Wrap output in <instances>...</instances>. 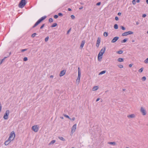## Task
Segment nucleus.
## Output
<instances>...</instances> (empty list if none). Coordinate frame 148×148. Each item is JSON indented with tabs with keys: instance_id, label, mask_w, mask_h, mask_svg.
<instances>
[{
	"instance_id": "nucleus-31",
	"label": "nucleus",
	"mask_w": 148,
	"mask_h": 148,
	"mask_svg": "<svg viewBox=\"0 0 148 148\" xmlns=\"http://www.w3.org/2000/svg\"><path fill=\"white\" fill-rule=\"evenodd\" d=\"M64 116L68 118L70 120H71V119L70 118L69 116L68 115H67L66 114H64Z\"/></svg>"
},
{
	"instance_id": "nucleus-36",
	"label": "nucleus",
	"mask_w": 148,
	"mask_h": 148,
	"mask_svg": "<svg viewBox=\"0 0 148 148\" xmlns=\"http://www.w3.org/2000/svg\"><path fill=\"white\" fill-rule=\"evenodd\" d=\"M28 60L27 58V57H25L23 58V60L24 61H26Z\"/></svg>"
},
{
	"instance_id": "nucleus-63",
	"label": "nucleus",
	"mask_w": 148,
	"mask_h": 148,
	"mask_svg": "<svg viewBox=\"0 0 148 148\" xmlns=\"http://www.w3.org/2000/svg\"><path fill=\"white\" fill-rule=\"evenodd\" d=\"M125 89H123V91H125Z\"/></svg>"
},
{
	"instance_id": "nucleus-30",
	"label": "nucleus",
	"mask_w": 148,
	"mask_h": 148,
	"mask_svg": "<svg viewBox=\"0 0 148 148\" xmlns=\"http://www.w3.org/2000/svg\"><path fill=\"white\" fill-rule=\"evenodd\" d=\"M36 35L37 34L36 33H34L32 35L31 37L33 38H34Z\"/></svg>"
},
{
	"instance_id": "nucleus-1",
	"label": "nucleus",
	"mask_w": 148,
	"mask_h": 148,
	"mask_svg": "<svg viewBox=\"0 0 148 148\" xmlns=\"http://www.w3.org/2000/svg\"><path fill=\"white\" fill-rule=\"evenodd\" d=\"M46 18L47 16H44L41 17L35 23L34 25L32 26V28H35L41 22L44 20Z\"/></svg>"
},
{
	"instance_id": "nucleus-6",
	"label": "nucleus",
	"mask_w": 148,
	"mask_h": 148,
	"mask_svg": "<svg viewBox=\"0 0 148 148\" xmlns=\"http://www.w3.org/2000/svg\"><path fill=\"white\" fill-rule=\"evenodd\" d=\"M133 33V32L129 31L127 32H125L122 34V36H125L128 35L132 34Z\"/></svg>"
},
{
	"instance_id": "nucleus-45",
	"label": "nucleus",
	"mask_w": 148,
	"mask_h": 148,
	"mask_svg": "<svg viewBox=\"0 0 148 148\" xmlns=\"http://www.w3.org/2000/svg\"><path fill=\"white\" fill-rule=\"evenodd\" d=\"M71 18L72 19H74L75 18V16L73 15H72L71 16Z\"/></svg>"
},
{
	"instance_id": "nucleus-37",
	"label": "nucleus",
	"mask_w": 148,
	"mask_h": 148,
	"mask_svg": "<svg viewBox=\"0 0 148 148\" xmlns=\"http://www.w3.org/2000/svg\"><path fill=\"white\" fill-rule=\"evenodd\" d=\"M142 79L143 81H145L146 80V77L145 76L143 77L142 78Z\"/></svg>"
},
{
	"instance_id": "nucleus-56",
	"label": "nucleus",
	"mask_w": 148,
	"mask_h": 148,
	"mask_svg": "<svg viewBox=\"0 0 148 148\" xmlns=\"http://www.w3.org/2000/svg\"><path fill=\"white\" fill-rule=\"evenodd\" d=\"M99 100H100V98H98L96 100V101L97 102V101H98Z\"/></svg>"
},
{
	"instance_id": "nucleus-48",
	"label": "nucleus",
	"mask_w": 148,
	"mask_h": 148,
	"mask_svg": "<svg viewBox=\"0 0 148 148\" xmlns=\"http://www.w3.org/2000/svg\"><path fill=\"white\" fill-rule=\"evenodd\" d=\"M2 106L1 103L0 102V112H1V110Z\"/></svg>"
},
{
	"instance_id": "nucleus-5",
	"label": "nucleus",
	"mask_w": 148,
	"mask_h": 148,
	"mask_svg": "<svg viewBox=\"0 0 148 148\" xmlns=\"http://www.w3.org/2000/svg\"><path fill=\"white\" fill-rule=\"evenodd\" d=\"M9 110H7L6 111L5 113L4 116L3 118L5 120H7L8 119V116L9 114Z\"/></svg>"
},
{
	"instance_id": "nucleus-41",
	"label": "nucleus",
	"mask_w": 148,
	"mask_h": 148,
	"mask_svg": "<svg viewBox=\"0 0 148 148\" xmlns=\"http://www.w3.org/2000/svg\"><path fill=\"white\" fill-rule=\"evenodd\" d=\"M121 29L123 30H125V28L123 26H121Z\"/></svg>"
},
{
	"instance_id": "nucleus-55",
	"label": "nucleus",
	"mask_w": 148,
	"mask_h": 148,
	"mask_svg": "<svg viewBox=\"0 0 148 148\" xmlns=\"http://www.w3.org/2000/svg\"><path fill=\"white\" fill-rule=\"evenodd\" d=\"M132 66V64H130L129 65V66L130 67H131Z\"/></svg>"
},
{
	"instance_id": "nucleus-47",
	"label": "nucleus",
	"mask_w": 148,
	"mask_h": 148,
	"mask_svg": "<svg viewBox=\"0 0 148 148\" xmlns=\"http://www.w3.org/2000/svg\"><path fill=\"white\" fill-rule=\"evenodd\" d=\"M101 3L100 2H99L96 4L97 5H100Z\"/></svg>"
},
{
	"instance_id": "nucleus-51",
	"label": "nucleus",
	"mask_w": 148,
	"mask_h": 148,
	"mask_svg": "<svg viewBox=\"0 0 148 148\" xmlns=\"http://www.w3.org/2000/svg\"><path fill=\"white\" fill-rule=\"evenodd\" d=\"M71 29H69L68 31L67 32V34H68L69 33V32L70 31H71Z\"/></svg>"
},
{
	"instance_id": "nucleus-46",
	"label": "nucleus",
	"mask_w": 148,
	"mask_h": 148,
	"mask_svg": "<svg viewBox=\"0 0 148 148\" xmlns=\"http://www.w3.org/2000/svg\"><path fill=\"white\" fill-rule=\"evenodd\" d=\"M146 16H147V15L146 14H143L142 15V17L143 18H145Z\"/></svg>"
},
{
	"instance_id": "nucleus-44",
	"label": "nucleus",
	"mask_w": 148,
	"mask_h": 148,
	"mask_svg": "<svg viewBox=\"0 0 148 148\" xmlns=\"http://www.w3.org/2000/svg\"><path fill=\"white\" fill-rule=\"evenodd\" d=\"M58 15H55L54 16V17L55 18H57L58 17Z\"/></svg>"
},
{
	"instance_id": "nucleus-29",
	"label": "nucleus",
	"mask_w": 148,
	"mask_h": 148,
	"mask_svg": "<svg viewBox=\"0 0 148 148\" xmlns=\"http://www.w3.org/2000/svg\"><path fill=\"white\" fill-rule=\"evenodd\" d=\"M56 142L55 140H52L49 143L50 145L53 144Z\"/></svg>"
},
{
	"instance_id": "nucleus-28",
	"label": "nucleus",
	"mask_w": 148,
	"mask_h": 148,
	"mask_svg": "<svg viewBox=\"0 0 148 148\" xmlns=\"http://www.w3.org/2000/svg\"><path fill=\"white\" fill-rule=\"evenodd\" d=\"M108 35V33L107 32H105L103 33V35L104 36L107 37Z\"/></svg>"
},
{
	"instance_id": "nucleus-52",
	"label": "nucleus",
	"mask_w": 148,
	"mask_h": 148,
	"mask_svg": "<svg viewBox=\"0 0 148 148\" xmlns=\"http://www.w3.org/2000/svg\"><path fill=\"white\" fill-rule=\"evenodd\" d=\"M75 117H73L72 119H71V120H72L73 121H74L75 120Z\"/></svg>"
},
{
	"instance_id": "nucleus-15",
	"label": "nucleus",
	"mask_w": 148,
	"mask_h": 148,
	"mask_svg": "<svg viewBox=\"0 0 148 148\" xmlns=\"http://www.w3.org/2000/svg\"><path fill=\"white\" fill-rule=\"evenodd\" d=\"M11 140H9L8 139L4 143V144L5 145H7L10 142Z\"/></svg>"
},
{
	"instance_id": "nucleus-24",
	"label": "nucleus",
	"mask_w": 148,
	"mask_h": 148,
	"mask_svg": "<svg viewBox=\"0 0 148 148\" xmlns=\"http://www.w3.org/2000/svg\"><path fill=\"white\" fill-rule=\"evenodd\" d=\"M100 42H101V38H100L99 37L97 38V40L96 43H98H98L100 44Z\"/></svg>"
},
{
	"instance_id": "nucleus-16",
	"label": "nucleus",
	"mask_w": 148,
	"mask_h": 148,
	"mask_svg": "<svg viewBox=\"0 0 148 148\" xmlns=\"http://www.w3.org/2000/svg\"><path fill=\"white\" fill-rule=\"evenodd\" d=\"M99 87L98 86H94L92 88V90L93 91H95L98 89Z\"/></svg>"
},
{
	"instance_id": "nucleus-32",
	"label": "nucleus",
	"mask_w": 148,
	"mask_h": 148,
	"mask_svg": "<svg viewBox=\"0 0 148 148\" xmlns=\"http://www.w3.org/2000/svg\"><path fill=\"white\" fill-rule=\"evenodd\" d=\"M143 68H141L138 70V72L140 73H141L143 71Z\"/></svg>"
},
{
	"instance_id": "nucleus-59",
	"label": "nucleus",
	"mask_w": 148,
	"mask_h": 148,
	"mask_svg": "<svg viewBox=\"0 0 148 148\" xmlns=\"http://www.w3.org/2000/svg\"><path fill=\"white\" fill-rule=\"evenodd\" d=\"M53 75H51L50 76V77H51V78H53Z\"/></svg>"
},
{
	"instance_id": "nucleus-20",
	"label": "nucleus",
	"mask_w": 148,
	"mask_h": 148,
	"mask_svg": "<svg viewBox=\"0 0 148 148\" xmlns=\"http://www.w3.org/2000/svg\"><path fill=\"white\" fill-rule=\"evenodd\" d=\"M58 138L60 140L63 141H65V139L64 138L62 137V136H59Z\"/></svg>"
},
{
	"instance_id": "nucleus-64",
	"label": "nucleus",
	"mask_w": 148,
	"mask_h": 148,
	"mask_svg": "<svg viewBox=\"0 0 148 148\" xmlns=\"http://www.w3.org/2000/svg\"><path fill=\"white\" fill-rule=\"evenodd\" d=\"M132 42H134V40H132Z\"/></svg>"
},
{
	"instance_id": "nucleus-49",
	"label": "nucleus",
	"mask_w": 148,
	"mask_h": 148,
	"mask_svg": "<svg viewBox=\"0 0 148 148\" xmlns=\"http://www.w3.org/2000/svg\"><path fill=\"white\" fill-rule=\"evenodd\" d=\"M115 19L116 21H118L119 20V18L117 16L115 17Z\"/></svg>"
},
{
	"instance_id": "nucleus-43",
	"label": "nucleus",
	"mask_w": 148,
	"mask_h": 148,
	"mask_svg": "<svg viewBox=\"0 0 148 148\" xmlns=\"http://www.w3.org/2000/svg\"><path fill=\"white\" fill-rule=\"evenodd\" d=\"M45 24H43L40 27V29H42L45 26Z\"/></svg>"
},
{
	"instance_id": "nucleus-9",
	"label": "nucleus",
	"mask_w": 148,
	"mask_h": 148,
	"mask_svg": "<svg viewBox=\"0 0 148 148\" xmlns=\"http://www.w3.org/2000/svg\"><path fill=\"white\" fill-rule=\"evenodd\" d=\"M140 111L141 113H142L143 115H145L146 114V112L144 109L143 107H141L140 108Z\"/></svg>"
},
{
	"instance_id": "nucleus-33",
	"label": "nucleus",
	"mask_w": 148,
	"mask_h": 148,
	"mask_svg": "<svg viewBox=\"0 0 148 148\" xmlns=\"http://www.w3.org/2000/svg\"><path fill=\"white\" fill-rule=\"evenodd\" d=\"M53 21V19L52 18H50L49 20V21L50 23H51Z\"/></svg>"
},
{
	"instance_id": "nucleus-35",
	"label": "nucleus",
	"mask_w": 148,
	"mask_h": 148,
	"mask_svg": "<svg viewBox=\"0 0 148 148\" xmlns=\"http://www.w3.org/2000/svg\"><path fill=\"white\" fill-rule=\"evenodd\" d=\"M49 38V37L48 36H47L45 39V42H47Z\"/></svg>"
},
{
	"instance_id": "nucleus-13",
	"label": "nucleus",
	"mask_w": 148,
	"mask_h": 148,
	"mask_svg": "<svg viewBox=\"0 0 148 148\" xmlns=\"http://www.w3.org/2000/svg\"><path fill=\"white\" fill-rule=\"evenodd\" d=\"M10 54L11 52H10L9 54L7 57H5L3 59H2L1 60H0V65H1L2 63L5 60L6 58L7 57H8L10 56Z\"/></svg>"
},
{
	"instance_id": "nucleus-23",
	"label": "nucleus",
	"mask_w": 148,
	"mask_h": 148,
	"mask_svg": "<svg viewBox=\"0 0 148 148\" xmlns=\"http://www.w3.org/2000/svg\"><path fill=\"white\" fill-rule=\"evenodd\" d=\"M127 38H125V39H123V40H122L121 41V42L122 43H125L127 41Z\"/></svg>"
},
{
	"instance_id": "nucleus-18",
	"label": "nucleus",
	"mask_w": 148,
	"mask_h": 148,
	"mask_svg": "<svg viewBox=\"0 0 148 148\" xmlns=\"http://www.w3.org/2000/svg\"><path fill=\"white\" fill-rule=\"evenodd\" d=\"M135 116V115L134 114H132L130 115H129L127 116L128 117H130L132 118H133Z\"/></svg>"
},
{
	"instance_id": "nucleus-3",
	"label": "nucleus",
	"mask_w": 148,
	"mask_h": 148,
	"mask_svg": "<svg viewBox=\"0 0 148 148\" xmlns=\"http://www.w3.org/2000/svg\"><path fill=\"white\" fill-rule=\"evenodd\" d=\"M15 134L14 131H12L10 133L9 137L8 139L11 141L13 140L15 138Z\"/></svg>"
},
{
	"instance_id": "nucleus-25",
	"label": "nucleus",
	"mask_w": 148,
	"mask_h": 148,
	"mask_svg": "<svg viewBox=\"0 0 148 148\" xmlns=\"http://www.w3.org/2000/svg\"><path fill=\"white\" fill-rule=\"evenodd\" d=\"M123 51L122 50H120L116 52V53L119 54H121L123 53Z\"/></svg>"
},
{
	"instance_id": "nucleus-38",
	"label": "nucleus",
	"mask_w": 148,
	"mask_h": 148,
	"mask_svg": "<svg viewBox=\"0 0 148 148\" xmlns=\"http://www.w3.org/2000/svg\"><path fill=\"white\" fill-rule=\"evenodd\" d=\"M58 15L60 16H63V14L61 13H59L58 14Z\"/></svg>"
},
{
	"instance_id": "nucleus-7",
	"label": "nucleus",
	"mask_w": 148,
	"mask_h": 148,
	"mask_svg": "<svg viewBox=\"0 0 148 148\" xmlns=\"http://www.w3.org/2000/svg\"><path fill=\"white\" fill-rule=\"evenodd\" d=\"M32 130L35 132H37L38 130V127L37 125L33 126L32 127Z\"/></svg>"
},
{
	"instance_id": "nucleus-57",
	"label": "nucleus",
	"mask_w": 148,
	"mask_h": 148,
	"mask_svg": "<svg viewBox=\"0 0 148 148\" xmlns=\"http://www.w3.org/2000/svg\"><path fill=\"white\" fill-rule=\"evenodd\" d=\"M83 8V6H81L80 8H79V9L80 10H81Z\"/></svg>"
},
{
	"instance_id": "nucleus-53",
	"label": "nucleus",
	"mask_w": 148,
	"mask_h": 148,
	"mask_svg": "<svg viewBox=\"0 0 148 148\" xmlns=\"http://www.w3.org/2000/svg\"><path fill=\"white\" fill-rule=\"evenodd\" d=\"M68 10L69 11H72V10L70 8H68Z\"/></svg>"
},
{
	"instance_id": "nucleus-42",
	"label": "nucleus",
	"mask_w": 148,
	"mask_h": 148,
	"mask_svg": "<svg viewBox=\"0 0 148 148\" xmlns=\"http://www.w3.org/2000/svg\"><path fill=\"white\" fill-rule=\"evenodd\" d=\"M27 50V49H23L21 50V52H23Z\"/></svg>"
},
{
	"instance_id": "nucleus-19",
	"label": "nucleus",
	"mask_w": 148,
	"mask_h": 148,
	"mask_svg": "<svg viewBox=\"0 0 148 148\" xmlns=\"http://www.w3.org/2000/svg\"><path fill=\"white\" fill-rule=\"evenodd\" d=\"M117 61L119 62H122L124 61V59L123 58H119L117 59Z\"/></svg>"
},
{
	"instance_id": "nucleus-14",
	"label": "nucleus",
	"mask_w": 148,
	"mask_h": 148,
	"mask_svg": "<svg viewBox=\"0 0 148 148\" xmlns=\"http://www.w3.org/2000/svg\"><path fill=\"white\" fill-rule=\"evenodd\" d=\"M85 43V41L84 40H82V41L81 44L80 45V47L81 49H82L83 48V47L84 46Z\"/></svg>"
},
{
	"instance_id": "nucleus-27",
	"label": "nucleus",
	"mask_w": 148,
	"mask_h": 148,
	"mask_svg": "<svg viewBox=\"0 0 148 148\" xmlns=\"http://www.w3.org/2000/svg\"><path fill=\"white\" fill-rule=\"evenodd\" d=\"M114 28L115 29H117L118 28V26L117 24H115L114 25Z\"/></svg>"
},
{
	"instance_id": "nucleus-54",
	"label": "nucleus",
	"mask_w": 148,
	"mask_h": 148,
	"mask_svg": "<svg viewBox=\"0 0 148 148\" xmlns=\"http://www.w3.org/2000/svg\"><path fill=\"white\" fill-rule=\"evenodd\" d=\"M121 14V12H119L118 13V15L119 16H120Z\"/></svg>"
},
{
	"instance_id": "nucleus-39",
	"label": "nucleus",
	"mask_w": 148,
	"mask_h": 148,
	"mask_svg": "<svg viewBox=\"0 0 148 148\" xmlns=\"http://www.w3.org/2000/svg\"><path fill=\"white\" fill-rule=\"evenodd\" d=\"M145 63H148V58H147L146 60L144 61Z\"/></svg>"
},
{
	"instance_id": "nucleus-50",
	"label": "nucleus",
	"mask_w": 148,
	"mask_h": 148,
	"mask_svg": "<svg viewBox=\"0 0 148 148\" xmlns=\"http://www.w3.org/2000/svg\"><path fill=\"white\" fill-rule=\"evenodd\" d=\"M99 44H98V43H96V46L97 47H99Z\"/></svg>"
},
{
	"instance_id": "nucleus-22",
	"label": "nucleus",
	"mask_w": 148,
	"mask_h": 148,
	"mask_svg": "<svg viewBox=\"0 0 148 148\" xmlns=\"http://www.w3.org/2000/svg\"><path fill=\"white\" fill-rule=\"evenodd\" d=\"M57 25V24L56 23H53L51 26V27H56Z\"/></svg>"
},
{
	"instance_id": "nucleus-2",
	"label": "nucleus",
	"mask_w": 148,
	"mask_h": 148,
	"mask_svg": "<svg viewBox=\"0 0 148 148\" xmlns=\"http://www.w3.org/2000/svg\"><path fill=\"white\" fill-rule=\"evenodd\" d=\"M25 0H21L19 2L18 6L20 8H22L26 5Z\"/></svg>"
},
{
	"instance_id": "nucleus-4",
	"label": "nucleus",
	"mask_w": 148,
	"mask_h": 148,
	"mask_svg": "<svg viewBox=\"0 0 148 148\" xmlns=\"http://www.w3.org/2000/svg\"><path fill=\"white\" fill-rule=\"evenodd\" d=\"M106 49V47L105 46L103 48H102L99 53L98 54L99 55V56H102L103 53H105V50Z\"/></svg>"
},
{
	"instance_id": "nucleus-17",
	"label": "nucleus",
	"mask_w": 148,
	"mask_h": 148,
	"mask_svg": "<svg viewBox=\"0 0 148 148\" xmlns=\"http://www.w3.org/2000/svg\"><path fill=\"white\" fill-rule=\"evenodd\" d=\"M108 144L110 145H116V143L115 142H109L108 143Z\"/></svg>"
},
{
	"instance_id": "nucleus-26",
	"label": "nucleus",
	"mask_w": 148,
	"mask_h": 148,
	"mask_svg": "<svg viewBox=\"0 0 148 148\" xmlns=\"http://www.w3.org/2000/svg\"><path fill=\"white\" fill-rule=\"evenodd\" d=\"M102 56H99V55H98V60L99 61H100L101 60L102 58Z\"/></svg>"
},
{
	"instance_id": "nucleus-61",
	"label": "nucleus",
	"mask_w": 148,
	"mask_h": 148,
	"mask_svg": "<svg viewBox=\"0 0 148 148\" xmlns=\"http://www.w3.org/2000/svg\"><path fill=\"white\" fill-rule=\"evenodd\" d=\"M146 2L148 4V0H146Z\"/></svg>"
},
{
	"instance_id": "nucleus-62",
	"label": "nucleus",
	"mask_w": 148,
	"mask_h": 148,
	"mask_svg": "<svg viewBox=\"0 0 148 148\" xmlns=\"http://www.w3.org/2000/svg\"><path fill=\"white\" fill-rule=\"evenodd\" d=\"M60 118L61 119H63V118H63V117H62V116H61V117H60Z\"/></svg>"
},
{
	"instance_id": "nucleus-60",
	"label": "nucleus",
	"mask_w": 148,
	"mask_h": 148,
	"mask_svg": "<svg viewBox=\"0 0 148 148\" xmlns=\"http://www.w3.org/2000/svg\"><path fill=\"white\" fill-rule=\"evenodd\" d=\"M139 24V22H136V24L137 25H138Z\"/></svg>"
},
{
	"instance_id": "nucleus-12",
	"label": "nucleus",
	"mask_w": 148,
	"mask_h": 148,
	"mask_svg": "<svg viewBox=\"0 0 148 148\" xmlns=\"http://www.w3.org/2000/svg\"><path fill=\"white\" fill-rule=\"evenodd\" d=\"M66 71L65 70H63L61 71L60 74V77L64 75L65 74Z\"/></svg>"
},
{
	"instance_id": "nucleus-8",
	"label": "nucleus",
	"mask_w": 148,
	"mask_h": 148,
	"mask_svg": "<svg viewBox=\"0 0 148 148\" xmlns=\"http://www.w3.org/2000/svg\"><path fill=\"white\" fill-rule=\"evenodd\" d=\"M78 77L77 78V80H79V82L80 78V76H81V71L79 68V67L78 68Z\"/></svg>"
},
{
	"instance_id": "nucleus-21",
	"label": "nucleus",
	"mask_w": 148,
	"mask_h": 148,
	"mask_svg": "<svg viewBox=\"0 0 148 148\" xmlns=\"http://www.w3.org/2000/svg\"><path fill=\"white\" fill-rule=\"evenodd\" d=\"M106 71L105 70L102 71L100 72V73H99V75H102L103 74H104L106 73Z\"/></svg>"
},
{
	"instance_id": "nucleus-58",
	"label": "nucleus",
	"mask_w": 148,
	"mask_h": 148,
	"mask_svg": "<svg viewBox=\"0 0 148 148\" xmlns=\"http://www.w3.org/2000/svg\"><path fill=\"white\" fill-rule=\"evenodd\" d=\"M140 1V0H136V2L137 3H139Z\"/></svg>"
},
{
	"instance_id": "nucleus-40",
	"label": "nucleus",
	"mask_w": 148,
	"mask_h": 148,
	"mask_svg": "<svg viewBox=\"0 0 148 148\" xmlns=\"http://www.w3.org/2000/svg\"><path fill=\"white\" fill-rule=\"evenodd\" d=\"M132 4L135 5L136 4V1L135 0H133L132 1Z\"/></svg>"
},
{
	"instance_id": "nucleus-11",
	"label": "nucleus",
	"mask_w": 148,
	"mask_h": 148,
	"mask_svg": "<svg viewBox=\"0 0 148 148\" xmlns=\"http://www.w3.org/2000/svg\"><path fill=\"white\" fill-rule=\"evenodd\" d=\"M119 38L118 37H114L113 39L111 40V42L112 43H114L116 42Z\"/></svg>"
},
{
	"instance_id": "nucleus-34",
	"label": "nucleus",
	"mask_w": 148,
	"mask_h": 148,
	"mask_svg": "<svg viewBox=\"0 0 148 148\" xmlns=\"http://www.w3.org/2000/svg\"><path fill=\"white\" fill-rule=\"evenodd\" d=\"M118 66L120 68H122L123 67V66L121 64L118 65Z\"/></svg>"
},
{
	"instance_id": "nucleus-10",
	"label": "nucleus",
	"mask_w": 148,
	"mask_h": 148,
	"mask_svg": "<svg viewBox=\"0 0 148 148\" xmlns=\"http://www.w3.org/2000/svg\"><path fill=\"white\" fill-rule=\"evenodd\" d=\"M77 124H74L72 126L71 129V132H74L75 131V130L76 128Z\"/></svg>"
}]
</instances>
